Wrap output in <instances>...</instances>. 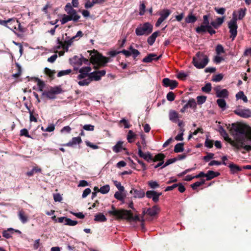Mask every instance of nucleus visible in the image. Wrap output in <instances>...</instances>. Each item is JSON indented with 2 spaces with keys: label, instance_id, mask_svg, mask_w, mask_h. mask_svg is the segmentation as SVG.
<instances>
[{
  "label": "nucleus",
  "instance_id": "obj_1",
  "mask_svg": "<svg viewBox=\"0 0 251 251\" xmlns=\"http://www.w3.org/2000/svg\"><path fill=\"white\" fill-rule=\"evenodd\" d=\"M108 213L112 216L115 219L126 220L127 221H141V226L144 227V219L143 218H140L138 215L133 216L132 212L130 210H125L124 209H117L114 205H111V210L108 211Z\"/></svg>",
  "mask_w": 251,
  "mask_h": 251
},
{
  "label": "nucleus",
  "instance_id": "obj_2",
  "mask_svg": "<svg viewBox=\"0 0 251 251\" xmlns=\"http://www.w3.org/2000/svg\"><path fill=\"white\" fill-rule=\"evenodd\" d=\"M229 131L234 136V140L243 138L251 141V127L247 125L239 123H233Z\"/></svg>",
  "mask_w": 251,
  "mask_h": 251
},
{
  "label": "nucleus",
  "instance_id": "obj_3",
  "mask_svg": "<svg viewBox=\"0 0 251 251\" xmlns=\"http://www.w3.org/2000/svg\"><path fill=\"white\" fill-rule=\"evenodd\" d=\"M87 52L91 55L90 61L92 64L94 65V68L95 70L105 67L109 61V58L103 56L97 50H88Z\"/></svg>",
  "mask_w": 251,
  "mask_h": 251
},
{
  "label": "nucleus",
  "instance_id": "obj_4",
  "mask_svg": "<svg viewBox=\"0 0 251 251\" xmlns=\"http://www.w3.org/2000/svg\"><path fill=\"white\" fill-rule=\"evenodd\" d=\"M208 62L207 56L200 51L198 52L193 59V64L198 69L204 68Z\"/></svg>",
  "mask_w": 251,
  "mask_h": 251
},
{
  "label": "nucleus",
  "instance_id": "obj_5",
  "mask_svg": "<svg viewBox=\"0 0 251 251\" xmlns=\"http://www.w3.org/2000/svg\"><path fill=\"white\" fill-rule=\"evenodd\" d=\"M152 25L150 23L147 22L142 25L138 26L135 29V33L137 36L148 35L152 32Z\"/></svg>",
  "mask_w": 251,
  "mask_h": 251
},
{
  "label": "nucleus",
  "instance_id": "obj_6",
  "mask_svg": "<svg viewBox=\"0 0 251 251\" xmlns=\"http://www.w3.org/2000/svg\"><path fill=\"white\" fill-rule=\"evenodd\" d=\"M237 19L235 12L233 14V18L228 22V26L229 29V32L230 33V37L232 40H234L237 34V28L238 25L237 24Z\"/></svg>",
  "mask_w": 251,
  "mask_h": 251
},
{
  "label": "nucleus",
  "instance_id": "obj_7",
  "mask_svg": "<svg viewBox=\"0 0 251 251\" xmlns=\"http://www.w3.org/2000/svg\"><path fill=\"white\" fill-rule=\"evenodd\" d=\"M247 141H249L247 139L238 138L237 140H233V141H232L231 145L238 150L243 148L246 151H251V146L245 145Z\"/></svg>",
  "mask_w": 251,
  "mask_h": 251
},
{
  "label": "nucleus",
  "instance_id": "obj_8",
  "mask_svg": "<svg viewBox=\"0 0 251 251\" xmlns=\"http://www.w3.org/2000/svg\"><path fill=\"white\" fill-rule=\"evenodd\" d=\"M0 25L14 31L18 25V20L16 18H9L7 20L0 19Z\"/></svg>",
  "mask_w": 251,
  "mask_h": 251
},
{
  "label": "nucleus",
  "instance_id": "obj_9",
  "mask_svg": "<svg viewBox=\"0 0 251 251\" xmlns=\"http://www.w3.org/2000/svg\"><path fill=\"white\" fill-rule=\"evenodd\" d=\"M62 90L60 86L51 87L49 91H44L42 93V96H45L47 98L53 100L56 98V95L61 93Z\"/></svg>",
  "mask_w": 251,
  "mask_h": 251
},
{
  "label": "nucleus",
  "instance_id": "obj_10",
  "mask_svg": "<svg viewBox=\"0 0 251 251\" xmlns=\"http://www.w3.org/2000/svg\"><path fill=\"white\" fill-rule=\"evenodd\" d=\"M171 11L169 9H164L161 10L159 13L160 17L158 19L155 24V26L156 27L159 26L161 24V23L169 17Z\"/></svg>",
  "mask_w": 251,
  "mask_h": 251
},
{
  "label": "nucleus",
  "instance_id": "obj_11",
  "mask_svg": "<svg viewBox=\"0 0 251 251\" xmlns=\"http://www.w3.org/2000/svg\"><path fill=\"white\" fill-rule=\"evenodd\" d=\"M213 28L211 25L206 26H200L196 28V31L199 34H203L207 31L212 35L216 33V31Z\"/></svg>",
  "mask_w": 251,
  "mask_h": 251
},
{
  "label": "nucleus",
  "instance_id": "obj_12",
  "mask_svg": "<svg viewBox=\"0 0 251 251\" xmlns=\"http://www.w3.org/2000/svg\"><path fill=\"white\" fill-rule=\"evenodd\" d=\"M106 74V71L104 70L101 71H95L89 74V77L90 78L91 81L95 80L98 81L101 79V77L104 76Z\"/></svg>",
  "mask_w": 251,
  "mask_h": 251
},
{
  "label": "nucleus",
  "instance_id": "obj_13",
  "mask_svg": "<svg viewBox=\"0 0 251 251\" xmlns=\"http://www.w3.org/2000/svg\"><path fill=\"white\" fill-rule=\"evenodd\" d=\"M162 194L161 192H157L154 190H148L146 193L147 197L149 199H152V201L155 203L158 201L159 197Z\"/></svg>",
  "mask_w": 251,
  "mask_h": 251
},
{
  "label": "nucleus",
  "instance_id": "obj_14",
  "mask_svg": "<svg viewBox=\"0 0 251 251\" xmlns=\"http://www.w3.org/2000/svg\"><path fill=\"white\" fill-rule=\"evenodd\" d=\"M178 82L176 80H171L168 78H164L162 80V85L165 87H170L173 90L178 86Z\"/></svg>",
  "mask_w": 251,
  "mask_h": 251
},
{
  "label": "nucleus",
  "instance_id": "obj_15",
  "mask_svg": "<svg viewBox=\"0 0 251 251\" xmlns=\"http://www.w3.org/2000/svg\"><path fill=\"white\" fill-rule=\"evenodd\" d=\"M237 115L244 118H248L251 117V110L249 109H237L234 111Z\"/></svg>",
  "mask_w": 251,
  "mask_h": 251
},
{
  "label": "nucleus",
  "instance_id": "obj_16",
  "mask_svg": "<svg viewBox=\"0 0 251 251\" xmlns=\"http://www.w3.org/2000/svg\"><path fill=\"white\" fill-rule=\"evenodd\" d=\"M130 193L133 195L134 198L139 199L144 198L146 195L145 191L141 188L138 189L132 188Z\"/></svg>",
  "mask_w": 251,
  "mask_h": 251
},
{
  "label": "nucleus",
  "instance_id": "obj_17",
  "mask_svg": "<svg viewBox=\"0 0 251 251\" xmlns=\"http://www.w3.org/2000/svg\"><path fill=\"white\" fill-rule=\"evenodd\" d=\"M91 71L90 67H85L80 69L79 72L80 74L77 76L78 79H82L85 78L87 76H89V73Z\"/></svg>",
  "mask_w": 251,
  "mask_h": 251
},
{
  "label": "nucleus",
  "instance_id": "obj_18",
  "mask_svg": "<svg viewBox=\"0 0 251 251\" xmlns=\"http://www.w3.org/2000/svg\"><path fill=\"white\" fill-rule=\"evenodd\" d=\"M214 90L216 91V96L218 98H226L228 96V91L226 89L220 90V86L215 88Z\"/></svg>",
  "mask_w": 251,
  "mask_h": 251
},
{
  "label": "nucleus",
  "instance_id": "obj_19",
  "mask_svg": "<svg viewBox=\"0 0 251 251\" xmlns=\"http://www.w3.org/2000/svg\"><path fill=\"white\" fill-rule=\"evenodd\" d=\"M161 55L157 57V55L155 53H149L147 56L143 58L142 62L144 63H151L153 60H158L161 57Z\"/></svg>",
  "mask_w": 251,
  "mask_h": 251
},
{
  "label": "nucleus",
  "instance_id": "obj_20",
  "mask_svg": "<svg viewBox=\"0 0 251 251\" xmlns=\"http://www.w3.org/2000/svg\"><path fill=\"white\" fill-rule=\"evenodd\" d=\"M82 142V140L80 137L78 136L73 137L72 140L66 144L62 145L63 146L73 147L76 144H80Z\"/></svg>",
  "mask_w": 251,
  "mask_h": 251
},
{
  "label": "nucleus",
  "instance_id": "obj_21",
  "mask_svg": "<svg viewBox=\"0 0 251 251\" xmlns=\"http://www.w3.org/2000/svg\"><path fill=\"white\" fill-rule=\"evenodd\" d=\"M225 17L217 18L215 21H212L210 25L215 29H218L224 23Z\"/></svg>",
  "mask_w": 251,
  "mask_h": 251
},
{
  "label": "nucleus",
  "instance_id": "obj_22",
  "mask_svg": "<svg viewBox=\"0 0 251 251\" xmlns=\"http://www.w3.org/2000/svg\"><path fill=\"white\" fill-rule=\"evenodd\" d=\"M198 20L197 17L193 14V12H189L188 15L185 19L186 23L193 24L195 23Z\"/></svg>",
  "mask_w": 251,
  "mask_h": 251
},
{
  "label": "nucleus",
  "instance_id": "obj_23",
  "mask_svg": "<svg viewBox=\"0 0 251 251\" xmlns=\"http://www.w3.org/2000/svg\"><path fill=\"white\" fill-rule=\"evenodd\" d=\"M160 31H156L153 32L150 36H149L147 40V42L149 45L152 46L155 42L156 37L159 35Z\"/></svg>",
  "mask_w": 251,
  "mask_h": 251
},
{
  "label": "nucleus",
  "instance_id": "obj_24",
  "mask_svg": "<svg viewBox=\"0 0 251 251\" xmlns=\"http://www.w3.org/2000/svg\"><path fill=\"white\" fill-rule=\"evenodd\" d=\"M228 167L230 168L231 174H233L238 173L242 170V168L240 166L232 162L229 164Z\"/></svg>",
  "mask_w": 251,
  "mask_h": 251
},
{
  "label": "nucleus",
  "instance_id": "obj_25",
  "mask_svg": "<svg viewBox=\"0 0 251 251\" xmlns=\"http://www.w3.org/2000/svg\"><path fill=\"white\" fill-rule=\"evenodd\" d=\"M220 174L217 172H214L213 171H208L206 174V180L209 181L212 179L218 176Z\"/></svg>",
  "mask_w": 251,
  "mask_h": 251
},
{
  "label": "nucleus",
  "instance_id": "obj_26",
  "mask_svg": "<svg viewBox=\"0 0 251 251\" xmlns=\"http://www.w3.org/2000/svg\"><path fill=\"white\" fill-rule=\"evenodd\" d=\"M139 155L140 157L144 158L148 162H150L151 161H153V156L149 151L146 153H144L143 151H140V154Z\"/></svg>",
  "mask_w": 251,
  "mask_h": 251
},
{
  "label": "nucleus",
  "instance_id": "obj_27",
  "mask_svg": "<svg viewBox=\"0 0 251 251\" xmlns=\"http://www.w3.org/2000/svg\"><path fill=\"white\" fill-rule=\"evenodd\" d=\"M219 132H220L221 135H222L224 137L226 141H228L231 145V142L232 141H233V140H231V138H229L228 134L227 133L225 129L222 126H221L219 127Z\"/></svg>",
  "mask_w": 251,
  "mask_h": 251
},
{
  "label": "nucleus",
  "instance_id": "obj_28",
  "mask_svg": "<svg viewBox=\"0 0 251 251\" xmlns=\"http://www.w3.org/2000/svg\"><path fill=\"white\" fill-rule=\"evenodd\" d=\"M148 215L150 216H154L157 214L158 211L159 210L157 205H154L151 208L147 209Z\"/></svg>",
  "mask_w": 251,
  "mask_h": 251
},
{
  "label": "nucleus",
  "instance_id": "obj_29",
  "mask_svg": "<svg viewBox=\"0 0 251 251\" xmlns=\"http://www.w3.org/2000/svg\"><path fill=\"white\" fill-rule=\"evenodd\" d=\"M184 144L183 143H179L176 144L174 147V152L176 153H178L183 151L184 150Z\"/></svg>",
  "mask_w": 251,
  "mask_h": 251
},
{
  "label": "nucleus",
  "instance_id": "obj_30",
  "mask_svg": "<svg viewBox=\"0 0 251 251\" xmlns=\"http://www.w3.org/2000/svg\"><path fill=\"white\" fill-rule=\"evenodd\" d=\"M18 216L20 220L23 224H25L27 222L28 217L25 214V213L23 210H21L19 212Z\"/></svg>",
  "mask_w": 251,
  "mask_h": 251
},
{
  "label": "nucleus",
  "instance_id": "obj_31",
  "mask_svg": "<svg viewBox=\"0 0 251 251\" xmlns=\"http://www.w3.org/2000/svg\"><path fill=\"white\" fill-rule=\"evenodd\" d=\"M94 220L96 222H103L106 221L107 219L103 213H100L95 215Z\"/></svg>",
  "mask_w": 251,
  "mask_h": 251
},
{
  "label": "nucleus",
  "instance_id": "obj_32",
  "mask_svg": "<svg viewBox=\"0 0 251 251\" xmlns=\"http://www.w3.org/2000/svg\"><path fill=\"white\" fill-rule=\"evenodd\" d=\"M123 142L118 141L117 144L113 147V151L116 153L119 152L123 149Z\"/></svg>",
  "mask_w": 251,
  "mask_h": 251
},
{
  "label": "nucleus",
  "instance_id": "obj_33",
  "mask_svg": "<svg viewBox=\"0 0 251 251\" xmlns=\"http://www.w3.org/2000/svg\"><path fill=\"white\" fill-rule=\"evenodd\" d=\"M136 136V135L135 133L131 130H129L127 135L128 142L130 143L133 142Z\"/></svg>",
  "mask_w": 251,
  "mask_h": 251
},
{
  "label": "nucleus",
  "instance_id": "obj_34",
  "mask_svg": "<svg viewBox=\"0 0 251 251\" xmlns=\"http://www.w3.org/2000/svg\"><path fill=\"white\" fill-rule=\"evenodd\" d=\"M41 169L37 166L34 167L32 169L26 173V175L28 176H33L35 173H41Z\"/></svg>",
  "mask_w": 251,
  "mask_h": 251
},
{
  "label": "nucleus",
  "instance_id": "obj_35",
  "mask_svg": "<svg viewBox=\"0 0 251 251\" xmlns=\"http://www.w3.org/2000/svg\"><path fill=\"white\" fill-rule=\"evenodd\" d=\"M73 19L74 18H72V16H71V15L69 14H64L63 15L62 18L60 20V22L62 25H64L68 22L69 21H71L72 20L73 21Z\"/></svg>",
  "mask_w": 251,
  "mask_h": 251
},
{
  "label": "nucleus",
  "instance_id": "obj_36",
  "mask_svg": "<svg viewBox=\"0 0 251 251\" xmlns=\"http://www.w3.org/2000/svg\"><path fill=\"white\" fill-rule=\"evenodd\" d=\"M44 73L46 75H48L50 78H51V79H53L54 75L56 72H55V70H51L48 68H45L44 69Z\"/></svg>",
  "mask_w": 251,
  "mask_h": 251
},
{
  "label": "nucleus",
  "instance_id": "obj_37",
  "mask_svg": "<svg viewBox=\"0 0 251 251\" xmlns=\"http://www.w3.org/2000/svg\"><path fill=\"white\" fill-rule=\"evenodd\" d=\"M11 232V233H13L14 232V229L12 228H9L6 230H4L2 232V236L6 238V239H9L11 237V234L9 233Z\"/></svg>",
  "mask_w": 251,
  "mask_h": 251
},
{
  "label": "nucleus",
  "instance_id": "obj_38",
  "mask_svg": "<svg viewBox=\"0 0 251 251\" xmlns=\"http://www.w3.org/2000/svg\"><path fill=\"white\" fill-rule=\"evenodd\" d=\"M185 105L187 106V108L190 107L195 109L197 107L196 100L194 99L193 98L190 99Z\"/></svg>",
  "mask_w": 251,
  "mask_h": 251
},
{
  "label": "nucleus",
  "instance_id": "obj_39",
  "mask_svg": "<svg viewBox=\"0 0 251 251\" xmlns=\"http://www.w3.org/2000/svg\"><path fill=\"white\" fill-rule=\"evenodd\" d=\"M236 97L237 99H242L245 102L248 101L247 97L244 95L243 91H240L236 94Z\"/></svg>",
  "mask_w": 251,
  "mask_h": 251
},
{
  "label": "nucleus",
  "instance_id": "obj_40",
  "mask_svg": "<svg viewBox=\"0 0 251 251\" xmlns=\"http://www.w3.org/2000/svg\"><path fill=\"white\" fill-rule=\"evenodd\" d=\"M165 157V155L163 153H158L154 156V157H153V162H156L157 161H159L160 162L163 161Z\"/></svg>",
  "mask_w": 251,
  "mask_h": 251
},
{
  "label": "nucleus",
  "instance_id": "obj_41",
  "mask_svg": "<svg viewBox=\"0 0 251 251\" xmlns=\"http://www.w3.org/2000/svg\"><path fill=\"white\" fill-rule=\"evenodd\" d=\"M217 103L218 106L223 110L225 109L226 106V100L223 99H219L217 100Z\"/></svg>",
  "mask_w": 251,
  "mask_h": 251
},
{
  "label": "nucleus",
  "instance_id": "obj_42",
  "mask_svg": "<svg viewBox=\"0 0 251 251\" xmlns=\"http://www.w3.org/2000/svg\"><path fill=\"white\" fill-rule=\"evenodd\" d=\"M178 118V114L175 111H171L169 113V119L172 121H175V120Z\"/></svg>",
  "mask_w": 251,
  "mask_h": 251
},
{
  "label": "nucleus",
  "instance_id": "obj_43",
  "mask_svg": "<svg viewBox=\"0 0 251 251\" xmlns=\"http://www.w3.org/2000/svg\"><path fill=\"white\" fill-rule=\"evenodd\" d=\"M16 66L17 69V72L16 74L12 75V76L15 78L19 77L22 73V68L20 65L18 63H16Z\"/></svg>",
  "mask_w": 251,
  "mask_h": 251
},
{
  "label": "nucleus",
  "instance_id": "obj_44",
  "mask_svg": "<svg viewBox=\"0 0 251 251\" xmlns=\"http://www.w3.org/2000/svg\"><path fill=\"white\" fill-rule=\"evenodd\" d=\"M201 90L206 93H209L211 90V84L210 83H206L204 86L202 87Z\"/></svg>",
  "mask_w": 251,
  "mask_h": 251
},
{
  "label": "nucleus",
  "instance_id": "obj_45",
  "mask_svg": "<svg viewBox=\"0 0 251 251\" xmlns=\"http://www.w3.org/2000/svg\"><path fill=\"white\" fill-rule=\"evenodd\" d=\"M207 97L205 96H199L197 97V103L201 105L204 103L206 100Z\"/></svg>",
  "mask_w": 251,
  "mask_h": 251
},
{
  "label": "nucleus",
  "instance_id": "obj_46",
  "mask_svg": "<svg viewBox=\"0 0 251 251\" xmlns=\"http://www.w3.org/2000/svg\"><path fill=\"white\" fill-rule=\"evenodd\" d=\"M246 11L247 9L246 8L244 9L241 8L239 10V15L238 18L239 20H242L243 19L246 15Z\"/></svg>",
  "mask_w": 251,
  "mask_h": 251
},
{
  "label": "nucleus",
  "instance_id": "obj_47",
  "mask_svg": "<svg viewBox=\"0 0 251 251\" xmlns=\"http://www.w3.org/2000/svg\"><path fill=\"white\" fill-rule=\"evenodd\" d=\"M77 224V221H73L69 218H66L65 219V225L70 226H74Z\"/></svg>",
  "mask_w": 251,
  "mask_h": 251
},
{
  "label": "nucleus",
  "instance_id": "obj_48",
  "mask_svg": "<svg viewBox=\"0 0 251 251\" xmlns=\"http://www.w3.org/2000/svg\"><path fill=\"white\" fill-rule=\"evenodd\" d=\"M110 190V187L109 185H105L100 187V192L103 194H107Z\"/></svg>",
  "mask_w": 251,
  "mask_h": 251
},
{
  "label": "nucleus",
  "instance_id": "obj_49",
  "mask_svg": "<svg viewBox=\"0 0 251 251\" xmlns=\"http://www.w3.org/2000/svg\"><path fill=\"white\" fill-rule=\"evenodd\" d=\"M146 11V5L145 2L142 1L139 7V15L141 16L144 15Z\"/></svg>",
  "mask_w": 251,
  "mask_h": 251
},
{
  "label": "nucleus",
  "instance_id": "obj_50",
  "mask_svg": "<svg viewBox=\"0 0 251 251\" xmlns=\"http://www.w3.org/2000/svg\"><path fill=\"white\" fill-rule=\"evenodd\" d=\"M189 75L188 73H185L182 72L178 73L177 75V77L181 80H184L186 79V78Z\"/></svg>",
  "mask_w": 251,
  "mask_h": 251
},
{
  "label": "nucleus",
  "instance_id": "obj_51",
  "mask_svg": "<svg viewBox=\"0 0 251 251\" xmlns=\"http://www.w3.org/2000/svg\"><path fill=\"white\" fill-rule=\"evenodd\" d=\"M148 185L152 189H155L159 187V184L155 181H149L148 182Z\"/></svg>",
  "mask_w": 251,
  "mask_h": 251
},
{
  "label": "nucleus",
  "instance_id": "obj_52",
  "mask_svg": "<svg viewBox=\"0 0 251 251\" xmlns=\"http://www.w3.org/2000/svg\"><path fill=\"white\" fill-rule=\"evenodd\" d=\"M209 16L205 15L203 16V22L202 24L201 25V26H208L210 25V23H209V20H208Z\"/></svg>",
  "mask_w": 251,
  "mask_h": 251
},
{
  "label": "nucleus",
  "instance_id": "obj_53",
  "mask_svg": "<svg viewBox=\"0 0 251 251\" xmlns=\"http://www.w3.org/2000/svg\"><path fill=\"white\" fill-rule=\"evenodd\" d=\"M57 44L58 45H60L62 47V48L63 49L64 51L65 52H67L69 50V46H66L64 43H63V42L61 41L59 38L57 39Z\"/></svg>",
  "mask_w": 251,
  "mask_h": 251
},
{
  "label": "nucleus",
  "instance_id": "obj_54",
  "mask_svg": "<svg viewBox=\"0 0 251 251\" xmlns=\"http://www.w3.org/2000/svg\"><path fill=\"white\" fill-rule=\"evenodd\" d=\"M72 72L71 69H68L66 70H62L61 71H59L57 74V76L58 77H61L65 75H67L70 74Z\"/></svg>",
  "mask_w": 251,
  "mask_h": 251
},
{
  "label": "nucleus",
  "instance_id": "obj_55",
  "mask_svg": "<svg viewBox=\"0 0 251 251\" xmlns=\"http://www.w3.org/2000/svg\"><path fill=\"white\" fill-rule=\"evenodd\" d=\"M91 81V80L90 79V78L89 77L88 79L79 81L78 84L80 86H88L90 84Z\"/></svg>",
  "mask_w": 251,
  "mask_h": 251
},
{
  "label": "nucleus",
  "instance_id": "obj_56",
  "mask_svg": "<svg viewBox=\"0 0 251 251\" xmlns=\"http://www.w3.org/2000/svg\"><path fill=\"white\" fill-rule=\"evenodd\" d=\"M223 75L222 74L214 75L212 77V80L215 82H219L222 80Z\"/></svg>",
  "mask_w": 251,
  "mask_h": 251
},
{
  "label": "nucleus",
  "instance_id": "obj_57",
  "mask_svg": "<svg viewBox=\"0 0 251 251\" xmlns=\"http://www.w3.org/2000/svg\"><path fill=\"white\" fill-rule=\"evenodd\" d=\"M74 63L77 65H81L82 64V61L81 60V57H79L77 56H75L73 58Z\"/></svg>",
  "mask_w": 251,
  "mask_h": 251
},
{
  "label": "nucleus",
  "instance_id": "obj_58",
  "mask_svg": "<svg viewBox=\"0 0 251 251\" xmlns=\"http://www.w3.org/2000/svg\"><path fill=\"white\" fill-rule=\"evenodd\" d=\"M20 136H24L29 138H32L28 134V130L26 128H23L20 130Z\"/></svg>",
  "mask_w": 251,
  "mask_h": 251
},
{
  "label": "nucleus",
  "instance_id": "obj_59",
  "mask_svg": "<svg viewBox=\"0 0 251 251\" xmlns=\"http://www.w3.org/2000/svg\"><path fill=\"white\" fill-rule=\"evenodd\" d=\"M114 184L120 192H122L124 191V187L121 185V182H118L117 180H115L114 181Z\"/></svg>",
  "mask_w": 251,
  "mask_h": 251
},
{
  "label": "nucleus",
  "instance_id": "obj_60",
  "mask_svg": "<svg viewBox=\"0 0 251 251\" xmlns=\"http://www.w3.org/2000/svg\"><path fill=\"white\" fill-rule=\"evenodd\" d=\"M216 51L217 54H220L221 53H225V51L222 45H218L216 48Z\"/></svg>",
  "mask_w": 251,
  "mask_h": 251
},
{
  "label": "nucleus",
  "instance_id": "obj_61",
  "mask_svg": "<svg viewBox=\"0 0 251 251\" xmlns=\"http://www.w3.org/2000/svg\"><path fill=\"white\" fill-rule=\"evenodd\" d=\"M214 156V153L211 152H207V155L203 157V159L206 161H209L211 159L213 158Z\"/></svg>",
  "mask_w": 251,
  "mask_h": 251
},
{
  "label": "nucleus",
  "instance_id": "obj_62",
  "mask_svg": "<svg viewBox=\"0 0 251 251\" xmlns=\"http://www.w3.org/2000/svg\"><path fill=\"white\" fill-rule=\"evenodd\" d=\"M166 98H167V99L168 100H169L170 101H172L174 100L175 99V94L173 92H169L167 94Z\"/></svg>",
  "mask_w": 251,
  "mask_h": 251
},
{
  "label": "nucleus",
  "instance_id": "obj_63",
  "mask_svg": "<svg viewBox=\"0 0 251 251\" xmlns=\"http://www.w3.org/2000/svg\"><path fill=\"white\" fill-rule=\"evenodd\" d=\"M176 160H177V159L176 157H175V158H171V159H169L167 160L166 161V162H165V163L164 164L163 166L162 167V168H164V167L167 166L168 165H170V164H172L173 163H174Z\"/></svg>",
  "mask_w": 251,
  "mask_h": 251
},
{
  "label": "nucleus",
  "instance_id": "obj_64",
  "mask_svg": "<svg viewBox=\"0 0 251 251\" xmlns=\"http://www.w3.org/2000/svg\"><path fill=\"white\" fill-rule=\"evenodd\" d=\"M204 145L207 148H212L213 146V141L207 138L205 140Z\"/></svg>",
  "mask_w": 251,
  "mask_h": 251
}]
</instances>
